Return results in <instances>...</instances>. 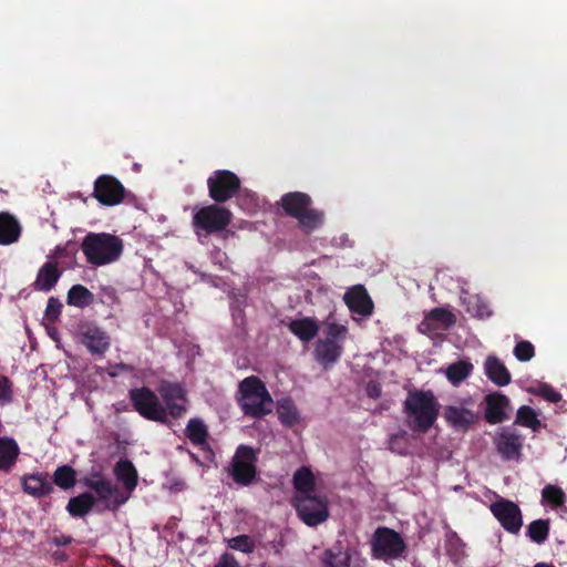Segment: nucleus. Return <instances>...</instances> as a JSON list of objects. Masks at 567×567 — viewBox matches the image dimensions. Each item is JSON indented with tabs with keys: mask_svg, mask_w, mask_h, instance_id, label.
Here are the masks:
<instances>
[{
	"mask_svg": "<svg viewBox=\"0 0 567 567\" xmlns=\"http://www.w3.org/2000/svg\"><path fill=\"white\" fill-rule=\"evenodd\" d=\"M550 530L549 519H536L527 526L526 536L536 544H543L548 539Z\"/></svg>",
	"mask_w": 567,
	"mask_h": 567,
	"instance_id": "72a5a7b5",
	"label": "nucleus"
},
{
	"mask_svg": "<svg viewBox=\"0 0 567 567\" xmlns=\"http://www.w3.org/2000/svg\"><path fill=\"white\" fill-rule=\"evenodd\" d=\"M61 276L62 271L59 269L58 264L55 261H48L39 269L34 288L39 291L48 292L54 288Z\"/></svg>",
	"mask_w": 567,
	"mask_h": 567,
	"instance_id": "412c9836",
	"label": "nucleus"
},
{
	"mask_svg": "<svg viewBox=\"0 0 567 567\" xmlns=\"http://www.w3.org/2000/svg\"><path fill=\"white\" fill-rule=\"evenodd\" d=\"M158 392L164 403L171 401L187 402L186 390L179 383L164 381L159 384Z\"/></svg>",
	"mask_w": 567,
	"mask_h": 567,
	"instance_id": "473e14b6",
	"label": "nucleus"
},
{
	"mask_svg": "<svg viewBox=\"0 0 567 567\" xmlns=\"http://www.w3.org/2000/svg\"><path fill=\"white\" fill-rule=\"evenodd\" d=\"M485 420L489 424H498L508 419L507 412L511 410L509 399L501 393L493 392L485 396Z\"/></svg>",
	"mask_w": 567,
	"mask_h": 567,
	"instance_id": "dca6fc26",
	"label": "nucleus"
},
{
	"mask_svg": "<svg viewBox=\"0 0 567 567\" xmlns=\"http://www.w3.org/2000/svg\"><path fill=\"white\" fill-rule=\"evenodd\" d=\"M515 424L538 431L542 426L536 412L528 405H523L517 410Z\"/></svg>",
	"mask_w": 567,
	"mask_h": 567,
	"instance_id": "f704fd0d",
	"label": "nucleus"
},
{
	"mask_svg": "<svg viewBox=\"0 0 567 567\" xmlns=\"http://www.w3.org/2000/svg\"><path fill=\"white\" fill-rule=\"evenodd\" d=\"M231 221V213L217 204L197 209L193 215L192 225L197 236L223 231Z\"/></svg>",
	"mask_w": 567,
	"mask_h": 567,
	"instance_id": "423d86ee",
	"label": "nucleus"
},
{
	"mask_svg": "<svg viewBox=\"0 0 567 567\" xmlns=\"http://www.w3.org/2000/svg\"><path fill=\"white\" fill-rule=\"evenodd\" d=\"M444 417L453 427L465 431L476 421L477 415L466 408L447 405Z\"/></svg>",
	"mask_w": 567,
	"mask_h": 567,
	"instance_id": "4be33fe9",
	"label": "nucleus"
},
{
	"mask_svg": "<svg viewBox=\"0 0 567 567\" xmlns=\"http://www.w3.org/2000/svg\"><path fill=\"white\" fill-rule=\"evenodd\" d=\"M22 491L37 498H43L54 492L49 474L45 472L25 473L21 477Z\"/></svg>",
	"mask_w": 567,
	"mask_h": 567,
	"instance_id": "2eb2a0df",
	"label": "nucleus"
},
{
	"mask_svg": "<svg viewBox=\"0 0 567 567\" xmlns=\"http://www.w3.org/2000/svg\"><path fill=\"white\" fill-rule=\"evenodd\" d=\"M292 483L299 495L311 494L316 487L315 476L310 468L306 466H301L295 472Z\"/></svg>",
	"mask_w": 567,
	"mask_h": 567,
	"instance_id": "c756f323",
	"label": "nucleus"
},
{
	"mask_svg": "<svg viewBox=\"0 0 567 567\" xmlns=\"http://www.w3.org/2000/svg\"><path fill=\"white\" fill-rule=\"evenodd\" d=\"M348 334V328L343 324L331 322L328 323L327 332H326V340H330L333 342H340L343 344V341L346 340Z\"/></svg>",
	"mask_w": 567,
	"mask_h": 567,
	"instance_id": "c03bdc74",
	"label": "nucleus"
},
{
	"mask_svg": "<svg viewBox=\"0 0 567 567\" xmlns=\"http://www.w3.org/2000/svg\"><path fill=\"white\" fill-rule=\"evenodd\" d=\"M289 331L302 342H309L319 332V324L315 318L305 317L293 319L287 324Z\"/></svg>",
	"mask_w": 567,
	"mask_h": 567,
	"instance_id": "b1692460",
	"label": "nucleus"
},
{
	"mask_svg": "<svg viewBox=\"0 0 567 567\" xmlns=\"http://www.w3.org/2000/svg\"><path fill=\"white\" fill-rule=\"evenodd\" d=\"M542 497L554 507L561 506L566 501L565 492L559 486L551 484H548L543 488Z\"/></svg>",
	"mask_w": 567,
	"mask_h": 567,
	"instance_id": "a19ab883",
	"label": "nucleus"
},
{
	"mask_svg": "<svg viewBox=\"0 0 567 567\" xmlns=\"http://www.w3.org/2000/svg\"><path fill=\"white\" fill-rule=\"evenodd\" d=\"M123 240L107 233H90L81 245L86 261L93 266H104L120 259L123 252Z\"/></svg>",
	"mask_w": 567,
	"mask_h": 567,
	"instance_id": "f03ea898",
	"label": "nucleus"
},
{
	"mask_svg": "<svg viewBox=\"0 0 567 567\" xmlns=\"http://www.w3.org/2000/svg\"><path fill=\"white\" fill-rule=\"evenodd\" d=\"M82 343L92 354H103L110 348V337L94 324L81 327Z\"/></svg>",
	"mask_w": 567,
	"mask_h": 567,
	"instance_id": "f3484780",
	"label": "nucleus"
},
{
	"mask_svg": "<svg viewBox=\"0 0 567 567\" xmlns=\"http://www.w3.org/2000/svg\"><path fill=\"white\" fill-rule=\"evenodd\" d=\"M409 434L406 431H400L392 434L389 440V449L399 455H406L409 452Z\"/></svg>",
	"mask_w": 567,
	"mask_h": 567,
	"instance_id": "ea45409f",
	"label": "nucleus"
},
{
	"mask_svg": "<svg viewBox=\"0 0 567 567\" xmlns=\"http://www.w3.org/2000/svg\"><path fill=\"white\" fill-rule=\"evenodd\" d=\"M324 564L327 567H350V556L347 553H326Z\"/></svg>",
	"mask_w": 567,
	"mask_h": 567,
	"instance_id": "49530a36",
	"label": "nucleus"
},
{
	"mask_svg": "<svg viewBox=\"0 0 567 567\" xmlns=\"http://www.w3.org/2000/svg\"><path fill=\"white\" fill-rule=\"evenodd\" d=\"M382 393V388L378 382H369L367 385V394L371 399H379Z\"/></svg>",
	"mask_w": 567,
	"mask_h": 567,
	"instance_id": "603ef678",
	"label": "nucleus"
},
{
	"mask_svg": "<svg viewBox=\"0 0 567 567\" xmlns=\"http://www.w3.org/2000/svg\"><path fill=\"white\" fill-rule=\"evenodd\" d=\"M227 546L244 554H251L256 548L254 539L245 534L227 539Z\"/></svg>",
	"mask_w": 567,
	"mask_h": 567,
	"instance_id": "58836bf2",
	"label": "nucleus"
},
{
	"mask_svg": "<svg viewBox=\"0 0 567 567\" xmlns=\"http://www.w3.org/2000/svg\"><path fill=\"white\" fill-rule=\"evenodd\" d=\"M134 410L148 421L167 423L166 409L156 393L147 386L134 388L128 392Z\"/></svg>",
	"mask_w": 567,
	"mask_h": 567,
	"instance_id": "0eeeda50",
	"label": "nucleus"
},
{
	"mask_svg": "<svg viewBox=\"0 0 567 567\" xmlns=\"http://www.w3.org/2000/svg\"><path fill=\"white\" fill-rule=\"evenodd\" d=\"M209 197L216 204H224L238 194L240 178L231 171L217 169L207 178Z\"/></svg>",
	"mask_w": 567,
	"mask_h": 567,
	"instance_id": "9d476101",
	"label": "nucleus"
},
{
	"mask_svg": "<svg viewBox=\"0 0 567 567\" xmlns=\"http://www.w3.org/2000/svg\"><path fill=\"white\" fill-rule=\"evenodd\" d=\"M473 364L465 361L452 363L446 369V377L453 384L464 381L472 372Z\"/></svg>",
	"mask_w": 567,
	"mask_h": 567,
	"instance_id": "c9c22d12",
	"label": "nucleus"
},
{
	"mask_svg": "<svg viewBox=\"0 0 567 567\" xmlns=\"http://www.w3.org/2000/svg\"><path fill=\"white\" fill-rule=\"evenodd\" d=\"M486 377L496 385L505 386L511 383L512 375L505 364L495 355H488L484 363Z\"/></svg>",
	"mask_w": 567,
	"mask_h": 567,
	"instance_id": "5701e85b",
	"label": "nucleus"
},
{
	"mask_svg": "<svg viewBox=\"0 0 567 567\" xmlns=\"http://www.w3.org/2000/svg\"><path fill=\"white\" fill-rule=\"evenodd\" d=\"M114 475L121 481L124 487L132 492L138 483V475L135 466L128 460H120L114 466Z\"/></svg>",
	"mask_w": 567,
	"mask_h": 567,
	"instance_id": "bb28decb",
	"label": "nucleus"
},
{
	"mask_svg": "<svg viewBox=\"0 0 567 567\" xmlns=\"http://www.w3.org/2000/svg\"><path fill=\"white\" fill-rule=\"evenodd\" d=\"M82 483L94 491L100 501L106 502L109 509L115 511L126 502V498L121 496L120 488L106 480L101 472L84 477Z\"/></svg>",
	"mask_w": 567,
	"mask_h": 567,
	"instance_id": "9b49d317",
	"label": "nucleus"
},
{
	"mask_svg": "<svg viewBox=\"0 0 567 567\" xmlns=\"http://www.w3.org/2000/svg\"><path fill=\"white\" fill-rule=\"evenodd\" d=\"M489 511L507 533L517 535L520 532L523 514L516 503L501 498L489 505Z\"/></svg>",
	"mask_w": 567,
	"mask_h": 567,
	"instance_id": "f8f14e48",
	"label": "nucleus"
},
{
	"mask_svg": "<svg viewBox=\"0 0 567 567\" xmlns=\"http://www.w3.org/2000/svg\"><path fill=\"white\" fill-rule=\"evenodd\" d=\"M344 302L351 312L363 317H369L373 312V301L368 291L362 286L351 288L344 295Z\"/></svg>",
	"mask_w": 567,
	"mask_h": 567,
	"instance_id": "a211bd4d",
	"label": "nucleus"
},
{
	"mask_svg": "<svg viewBox=\"0 0 567 567\" xmlns=\"http://www.w3.org/2000/svg\"><path fill=\"white\" fill-rule=\"evenodd\" d=\"M440 408L441 405L431 390L410 391L403 405L409 427L416 433H427L439 417Z\"/></svg>",
	"mask_w": 567,
	"mask_h": 567,
	"instance_id": "f257e3e1",
	"label": "nucleus"
},
{
	"mask_svg": "<svg viewBox=\"0 0 567 567\" xmlns=\"http://www.w3.org/2000/svg\"><path fill=\"white\" fill-rule=\"evenodd\" d=\"M166 409L167 417L172 416L173 419L182 417L186 411V402L183 401H171L163 405Z\"/></svg>",
	"mask_w": 567,
	"mask_h": 567,
	"instance_id": "09e8293b",
	"label": "nucleus"
},
{
	"mask_svg": "<svg viewBox=\"0 0 567 567\" xmlns=\"http://www.w3.org/2000/svg\"><path fill=\"white\" fill-rule=\"evenodd\" d=\"M278 419L282 425L291 427L300 422L299 411L289 398L281 399L277 403Z\"/></svg>",
	"mask_w": 567,
	"mask_h": 567,
	"instance_id": "cd10ccee",
	"label": "nucleus"
},
{
	"mask_svg": "<svg viewBox=\"0 0 567 567\" xmlns=\"http://www.w3.org/2000/svg\"><path fill=\"white\" fill-rule=\"evenodd\" d=\"M215 567H239L235 557L230 554H224Z\"/></svg>",
	"mask_w": 567,
	"mask_h": 567,
	"instance_id": "3c124183",
	"label": "nucleus"
},
{
	"mask_svg": "<svg viewBox=\"0 0 567 567\" xmlns=\"http://www.w3.org/2000/svg\"><path fill=\"white\" fill-rule=\"evenodd\" d=\"M280 203L285 213L298 220L299 227L305 234H311L324 221V213L311 208L312 199L306 193H287L282 195Z\"/></svg>",
	"mask_w": 567,
	"mask_h": 567,
	"instance_id": "7ed1b4c3",
	"label": "nucleus"
},
{
	"mask_svg": "<svg viewBox=\"0 0 567 567\" xmlns=\"http://www.w3.org/2000/svg\"><path fill=\"white\" fill-rule=\"evenodd\" d=\"M342 353L343 344L326 339H319L313 351L316 361L324 369L331 368L341 358Z\"/></svg>",
	"mask_w": 567,
	"mask_h": 567,
	"instance_id": "6ab92c4d",
	"label": "nucleus"
},
{
	"mask_svg": "<svg viewBox=\"0 0 567 567\" xmlns=\"http://www.w3.org/2000/svg\"><path fill=\"white\" fill-rule=\"evenodd\" d=\"M95 503L96 498L93 494L84 492L78 496L71 497L65 509L69 515L74 518L84 517L92 512Z\"/></svg>",
	"mask_w": 567,
	"mask_h": 567,
	"instance_id": "a878e982",
	"label": "nucleus"
},
{
	"mask_svg": "<svg viewBox=\"0 0 567 567\" xmlns=\"http://www.w3.org/2000/svg\"><path fill=\"white\" fill-rule=\"evenodd\" d=\"M73 538L65 534H60L51 538V543L58 547L68 546L72 543Z\"/></svg>",
	"mask_w": 567,
	"mask_h": 567,
	"instance_id": "864d4df0",
	"label": "nucleus"
},
{
	"mask_svg": "<svg viewBox=\"0 0 567 567\" xmlns=\"http://www.w3.org/2000/svg\"><path fill=\"white\" fill-rule=\"evenodd\" d=\"M13 401V383L12 381L0 374V406L8 405Z\"/></svg>",
	"mask_w": 567,
	"mask_h": 567,
	"instance_id": "a18cd8bd",
	"label": "nucleus"
},
{
	"mask_svg": "<svg viewBox=\"0 0 567 567\" xmlns=\"http://www.w3.org/2000/svg\"><path fill=\"white\" fill-rule=\"evenodd\" d=\"M52 485L55 484L62 489H70L76 483V472L70 465L58 466L52 475Z\"/></svg>",
	"mask_w": 567,
	"mask_h": 567,
	"instance_id": "2f4dec72",
	"label": "nucleus"
},
{
	"mask_svg": "<svg viewBox=\"0 0 567 567\" xmlns=\"http://www.w3.org/2000/svg\"><path fill=\"white\" fill-rule=\"evenodd\" d=\"M292 504L298 517L309 527H316L329 517V502L326 496L297 495Z\"/></svg>",
	"mask_w": 567,
	"mask_h": 567,
	"instance_id": "6e6552de",
	"label": "nucleus"
},
{
	"mask_svg": "<svg viewBox=\"0 0 567 567\" xmlns=\"http://www.w3.org/2000/svg\"><path fill=\"white\" fill-rule=\"evenodd\" d=\"M533 567H556V566H554L550 563L540 561V563L535 564Z\"/></svg>",
	"mask_w": 567,
	"mask_h": 567,
	"instance_id": "5fc2aeb1",
	"label": "nucleus"
},
{
	"mask_svg": "<svg viewBox=\"0 0 567 567\" xmlns=\"http://www.w3.org/2000/svg\"><path fill=\"white\" fill-rule=\"evenodd\" d=\"M515 358L520 362H527L535 357V347L527 340L518 341L513 350Z\"/></svg>",
	"mask_w": 567,
	"mask_h": 567,
	"instance_id": "79ce46f5",
	"label": "nucleus"
},
{
	"mask_svg": "<svg viewBox=\"0 0 567 567\" xmlns=\"http://www.w3.org/2000/svg\"><path fill=\"white\" fill-rule=\"evenodd\" d=\"M62 310V303L59 299L50 297L45 308V319L50 322H54L59 319Z\"/></svg>",
	"mask_w": 567,
	"mask_h": 567,
	"instance_id": "de8ad7c7",
	"label": "nucleus"
},
{
	"mask_svg": "<svg viewBox=\"0 0 567 567\" xmlns=\"http://www.w3.org/2000/svg\"><path fill=\"white\" fill-rule=\"evenodd\" d=\"M20 447L14 439L9 436L0 437V471L10 472L17 463Z\"/></svg>",
	"mask_w": 567,
	"mask_h": 567,
	"instance_id": "393cba45",
	"label": "nucleus"
},
{
	"mask_svg": "<svg viewBox=\"0 0 567 567\" xmlns=\"http://www.w3.org/2000/svg\"><path fill=\"white\" fill-rule=\"evenodd\" d=\"M22 227L19 220L8 212L0 213V245L8 246L19 240Z\"/></svg>",
	"mask_w": 567,
	"mask_h": 567,
	"instance_id": "aec40b11",
	"label": "nucleus"
},
{
	"mask_svg": "<svg viewBox=\"0 0 567 567\" xmlns=\"http://www.w3.org/2000/svg\"><path fill=\"white\" fill-rule=\"evenodd\" d=\"M419 331L427 336H435L442 330L435 322L430 320V318L426 315L425 318L419 324Z\"/></svg>",
	"mask_w": 567,
	"mask_h": 567,
	"instance_id": "8fccbe9b",
	"label": "nucleus"
},
{
	"mask_svg": "<svg viewBox=\"0 0 567 567\" xmlns=\"http://www.w3.org/2000/svg\"><path fill=\"white\" fill-rule=\"evenodd\" d=\"M524 437L516 429L505 427L497 433L494 444L498 454L506 461H518L522 455Z\"/></svg>",
	"mask_w": 567,
	"mask_h": 567,
	"instance_id": "4468645a",
	"label": "nucleus"
},
{
	"mask_svg": "<svg viewBox=\"0 0 567 567\" xmlns=\"http://www.w3.org/2000/svg\"><path fill=\"white\" fill-rule=\"evenodd\" d=\"M257 455L249 445L241 444L236 449L229 466L233 481L241 486H249L257 475Z\"/></svg>",
	"mask_w": 567,
	"mask_h": 567,
	"instance_id": "1a4fd4ad",
	"label": "nucleus"
},
{
	"mask_svg": "<svg viewBox=\"0 0 567 567\" xmlns=\"http://www.w3.org/2000/svg\"><path fill=\"white\" fill-rule=\"evenodd\" d=\"M430 320L435 322L441 330H447L456 322V317L449 310L443 308H434L429 313Z\"/></svg>",
	"mask_w": 567,
	"mask_h": 567,
	"instance_id": "4c0bfd02",
	"label": "nucleus"
},
{
	"mask_svg": "<svg viewBox=\"0 0 567 567\" xmlns=\"http://www.w3.org/2000/svg\"><path fill=\"white\" fill-rule=\"evenodd\" d=\"M370 546L371 556L383 561L399 559L406 551V544L401 534L385 526L374 530Z\"/></svg>",
	"mask_w": 567,
	"mask_h": 567,
	"instance_id": "39448f33",
	"label": "nucleus"
},
{
	"mask_svg": "<svg viewBox=\"0 0 567 567\" xmlns=\"http://www.w3.org/2000/svg\"><path fill=\"white\" fill-rule=\"evenodd\" d=\"M185 434L193 445L200 447L207 444L209 435L206 424L198 417H193L188 421Z\"/></svg>",
	"mask_w": 567,
	"mask_h": 567,
	"instance_id": "c85d7f7f",
	"label": "nucleus"
},
{
	"mask_svg": "<svg viewBox=\"0 0 567 567\" xmlns=\"http://www.w3.org/2000/svg\"><path fill=\"white\" fill-rule=\"evenodd\" d=\"M126 189L112 175H101L94 182L93 197L104 206H115L123 202Z\"/></svg>",
	"mask_w": 567,
	"mask_h": 567,
	"instance_id": "ddd939ff",
	"label": "nucleus"
},
{
	"mask_svg": "<svg viewBox=\"0 0 567 567\" xmlns=\"http://www.w3.org/2000/svg\"><path fill=\"white\" fill-rule=\"evenodd\" d=\"M466 306L467 312L475 318L486 319L492 315L488 303L477 295L468 297Z\"/></svg>",
	"mask_w": 567,
	"mask_h": 567,
	"instance_id": "e433bc0d",
	"label": "nucleus"
},
{
	"mask_svg": "<svg viewBox=\"0 0 567 567\" xmlns=\"http://www.w3.org/2000/svg\"><path fill=\"white\" fill-rule=\"evenodd\" d=\"M239 405L246 416L261 419L272 411V398L265 383L255 375L239 383Z\"/></svg>",
	"mask_w": 567,
	"mask_h": 567,
	"instance_id": "20e7f679",
	"label": "nucleus"
},
{
	"mask_svg": "<svg viewBox=\"0 0 567 567\" xmlns=\"http://www.w3.org/2000/svg\"><path fill=\"white\" fill-rule=\"evenodd\" d=\"M533 393L551 403H558L563 399L561 394L548 383H539L537 388L533 390Z\"/></svg>",
	"mask_w": 567,
	"mask_h": 567,
	"instance_id": "37998d69",
	"label": "nucleus"
},
{
	"mask_svg": "<svg viewBox=\"0 0 567 567\" xmlns=\"http://www.w3.org/2000/svg\"><path fill=\"white\" fill-rule=\"evenodd\" d=\"M94 300V295L82 285H74L70 288L66 296V302L70 306L85 308Z\"/></svg>",
	"mask_w": 567,
	"mask_h": 567,
	"instance_id": "7c9ffc66",
	"label": "nucleus"
}]
</instances>
